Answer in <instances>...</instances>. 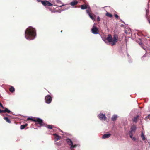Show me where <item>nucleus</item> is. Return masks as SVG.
I'll use <instances>...</instances> for the list:
<instances>
[{
  "label": "nucleus",
  "mask_w": 150,
  "mask_h": 150,
  "mask_svg": "<svg viewBox=\"0 0 150 150\" xmlns=\"http://www.w3.org/2000/svg\"><path fill=\"white\" fill-rule=\"evenodd\" d=\"M36 36L35 30L32 27H29L25 32V37L28 40H33Z\"/></svg>",
  "instance_id": "1"
},
{
  "label": "nucleus",
  "mask_w": 150,
  "mask_h": 150,
  "mask_svg": "<svg viewBox=\"0 0 150 150\" xmlns=\"http://www.w3.org/2000/svg\"><path fill=\"white\" fill-rule=\"evenodd\" d=\"M108 42L112 46L115 45L118 40V36L116 35H115L112 37L110 34L108 35L106 39Z\"/></svg>",
  "instance_id": "2"
},
{
  "label": "nucleus",
  "mask_w": 150,
  "mask_h": 150,
  "mask_svg": "<svg viewBox=\"0 0 150 150\" xmlns=\"http://www.w3.org/2000/svg\"><path fill=\"white\" fill-rule=\"evenodd\" d=\"M27 120H30L33 121L35 122H38L39 124L41 126L43 123L42 120L39 118H33V117H28L27 119Z\"/></svg>",
  "instance_id": "3"
},
{
  "label": "nucleus",
  "mask_w": 150,
  "mask_h": 150,
  "mask_svg": "<svg viewBox=\"0 0 150 150\" xmlns=\"http://www.w3.org/2000/svg\"><path fill=\"white\" fill-rule=\"evenodd\" d=\"M66 142L67 144L70 146L71 149L72 148H74L76 146V145H73V143L72 141L69 139H67Z\"/></svg>",
  "instance_id": "4"
},
{
  "label": "nucleus",
  "mask_w": 150,
  "mask_h": 150,
  "mask_svg": "<svg viewBox=\"0 0 150 150\" xmlns=\"http://www.w3.org/2000/svg\"><path fill=\"white\" fill-rule=\"evenodd\" d=\"M95 24H94L91 29V31L93 34H97L98 33L99 31L97 28L96 26H95Z\"/></svg>",
  "instance_id": "5"
},
{
  "label": "nucleus",
  "mask_w": 150,
  "mask_h": 150,
  "mask_svg": "<svg viewBox=\"0 0 150 150\" xmlns=\"http://www.w3.org/2000/svg\"><path fill=\"white\" fill-rule=\"evenodd\" d=\"M52 100L51 97L50 95H47L45 97V100L46 103H50Z\"/></svg>",
  "instance_id": "6"
},
{
  "label": "nucleus",
  "mask_w": 150,
  "mask_h": 150,
  "mask_svg": "<svg viewBox=\"0 0 150 150\" xmlns=\"http://www.w3.org/2000/svg\"><path fill=\"white\" fill-rule=\"evenodd\" d=\"M41 2L44 6H51L52 5L50 3L47 1H42Z\"/></svg>",
  "instance_id": "7"
},
{
  "label": "nucleus",
  "mask_w": 150,
  "mask_h": 150,
  "mask_svg": "<svg viewBox=\"0 0 150 150\" xmlns=\"http://www.w3.org/2000/svg\"><path fill=\"white\" fill-rule=\"evenodd\" d=\"M98 116L99 118L101 120H105L106 119V117L105 114H99Z\"/></svg>",
  "instance_id": "8"
},
{
  "label": "nucleus",
  "mask_w": 150,
  "mask_h": 150,
  "mask_svg": "<svg viewBox=\"0 0 150 150\" xmlns=\"http://www.w3.org/2000/svg\"><path fill=\"white\" fill-rule=\"evenodd\" d=\"M137 129V127L135 125H133L132 127L131 128V130L129 132L134 133L135 132Z\"/></svg>",
  "instance_id": "9"
},
{
  "label": "nucleus",
  "mask_w": 150,
  "mask_h": 150,
  "mask_svg": "<svg viewBox=\"0 0 150 150\" xmlns=\"http://www.w3.org/2000/svg\"><path fill=\"white\" fill-rule=\"evenodd\" d=\"M89 8V6L88 5H82L81 6V9L83 10Z\"/></svg>",
  "instance_id": "10"
},
{
  "label": "nucleus",
  "mask_w": 150,
  "mask_h": 150,
  "mask_svg": "<svg viewBox=\"0 0 150 150\" xmlns=\"http://www.w3.org/2000/svg\"><path fill=\"white\" fill-rule=\"evenodd\" d=\"M111 135L110 134H106L103 135L102 137L103 139H105L108 138Z\"/></svg>",
  "instance_id": "11"
},
{
  "label": "nucleus",
  "mask_w": 150,
  "mask_h": 150,
  "mask_svg": "<svg viewBox=\"0 0 150 150\" xmlns=\"http://www.w3.org/2000/svg\"><path fill=\"white\" fill-rule=\"evenodd\" d=\"M4 110H3V112H7L8 113H11L12 112L9 110L8 108H4Z\"/></svg>",
  "instance_id": "12"
},
{
  "label": "nucleus",
  "mask_w": 150,
  "mask_h": 150,
  "mask_svg": "<svg viewBox=\"0 0 150 150\" xmlns=\"http://www.w3.org/2000/svg\"><path fill=\"white\" fill-rule=\"evenodd\" d=\"M54 135L55 136V139H56V141L59 140L61 139V137L60 136L56 134H54Z\"/></svg>",
  "instance_id": "13"
},
{
  "label": "nucleus",
  "mask_w": 150,
  "mask_h": 150,
  "mask_svg": "<svg viewBox=\"0 0 150 150\" xmlns=\"http://www.w3.org/2000/svg\"><path fill=\"white\" fill-rule=\"evenodd\" d=\"M117 117V115H114L112 117L111 119L113 121H115Z\"/></svg>",
  "instance_id": "14"
},
{
  "label": "nucleus",
  "mask_w": 150,
  "mask_h": 150,
  "mask_svg": "<svg viewBox=\"0 0 150 150\" xmlns=\"http://www.w3.org/2000/svg\"><path fill=\"white\" fill-rule=\"evenodd\" d=\"M141 137L142 139L143 140H145L146 139V138L145 137V136H144V134L143 132H142V133L141 134Z\"/></svg>",
  "instance_id": "15"
},
{
  "label": "nucleus",
  "mask_w": 150,
  "mask_h": 150,
  "mask_svg": "<svg viewBox=\"0 0 150 150\" xmlns=\"http://www.w3.org/2000/svg\"><path fill=\"white\" fill-rule=\"evenodd\" d=\"M78 3L77 1H73L71 2L70 3V4H71L72 6H74L77 4Z\"/></svg>",
  "instance_id": "16"
},
{
  "label": "nucleus",
  "mask_w": 150,
  "mask_h": 150,
  "mask_svg": "<svg viewBox=\"0 0 150 150\" xmlns=\"http://www.w3.org/2000/svg\"><path fill=\"white\" fill-rule=\"evenodd\" d=\"M4 119L8 122L11 123V122L7 117H4Z\"/></svg>",
  "instance_id": "17"
},
{
  "label": "nucleus",
  "mask_w": 150,
  "mask_h": 150,
  "mask_svg": "<svg viewBox=\"0 0 150 150\" xmlns=\"http://www.w3.org/2000/svg\"><path fill=\"white\" fill-rule=\"evenodd\" d=\"M88 9L86 10V12L89 15V14H90V12L91 11V9L90 8V7L89 6V8H87Z\"/></svg>",
  "instance_id": "18"
},
{
  "label": "nucleus",
  "mask_w": 150,
  "mask_h": 150,
  "mask_svg": "<svg viewBox=\"0 0 150 150\" xmlns=\"http://www.w3.org/2000/svg\"><path fill=\"white\" fill-rule=\"evenodd\" d=\"M9 90L10 92H13L15 91V89L13 87L11 86Z\"/></svg>",
  "instance_id": "19"
},
{
  "label": "nucleus",
  "mask_w": 150,
  "mask_h": 150,
  "mask_svg": "<svg viewBox=\"0 0 150 150\" xmlns=\"http://www.w3.org/2000/svg\"><path fill=\"white\" fill-rule=\"evenodd\" d=\"M27 126V124L25 125H22L20 126V129H24Z\"/></svg>",
  "instance_id": "20"
},
{
  "label": "nucleus",
  "mask_w": 150,
  "mask_h": 150,
  "mask_svg": "<svg viewBox=\"0 0 150 150\" xmlns=\"http://www.w3.org/2000/svg\"><path fill=\"white\" fill-rule=\"evenodd\" d=\"M138 117L139 116H137L136 117H134L133 120V121L135 122H137V119Z\"/></svg>",
  "instance_id": "21"
},
{
  "label": "nucleus",
  "mask_w": 150,
  "mask_h": 150,
  "mask_svg": "<svg viewBox=\"0 0 150 150\" xmlns=\"http://www.w3.org/2000/svg\"><path fill=\"white\" fill-rule=\"evenodd\" d=\"M89 16L90 18L93 21H95V18L93 17L92 14H89Z\"/></svg>",
  "instance_id": "22"
},
{
  "label": "nucleus",
  "mask_w": 150,
  "mask_h": 150,
  "mask_svg": "<svg viewBox=\"0 0 150 150\" xmlns=\"http://www.w3.org/2000/svg\"><path fill=\"white\" fill-rule=\"evenodd\" d=\"M106 15L107 16L109 17H112V14H110V13H107L106 14Z\"/></svg>",
  "instance_id": "23"
},
{
  "label": "nucleus",
  "mask_w": 150,
  "mask_h": 150,
  "mask_svg": "<svg viewBox=\"0 0 150 150\" xmlns=\"http://www.w3.org/2000/svg\"><path fill=\"white\" fill-rule=\"evenodd\" d=\"M129 135L130 136V137L132 139V136H133V133L129 132Z\"/></svg>",
  "instance_id": "24"
},
{
  "label": "nucleus",
  "mask_w": 150,
  "mask_h": 150,
  "mask_svg": "<svg viewBox=\"0 0 150 150\" xmlns=\"http://www.w3.org/2000/svg\"><path fill=\"white\" fill-rule=\"evenodd\" d=\"M48 128L49 129H52V126L51 125H48Z\"/></svg>",
  "instance_id": "25"
},
{
  "label": "nucleus",
  "mask_w": 150,
  "mask_h": 150,
  "mask_svg": "<svg viewBox=\"0 0 150 150\" xmlns=\"http://www.w3.org/2000/svg\"><path fill=\"white\" fill-rule=\"evenodd\" d=\"M0 106H1L2 108H3V109L4 108L3 107V105L0 102Z\"/></svg>",
  "instance_id": "26"
},
{
  "label": "nucleus",
  "mask_w": 150,
  "mask_h": 150,
  "mask_svg": "<svg viewBox=\"0 0 150 150\" xmlns=\"http://www.w3.org/2000/svg\"><path fill=\"white\" fill-rule=\"evenodd\" d=\"M100 20V18L99 16H98L97 18V20L98 21H99Z\"/></svg>",
  "instance_id": "27"
},
{
  "label": "nucleus",
  "mask_w": 150,
  "mask_h": 150,
  "mask_svg": "<svg viewBox=\"0 0 150 150\" xmlns=\"http://www.w3.org/2000/svg\"><path fill=\"white\" fill-rule=\"evenodd\" d=\"M132 140H133L134 141H135L136 140V138L134 137H132Z\"/></svg>",
  "instance_id": "28"
},
{
  "label": "nucleus",
  "mask_w": 150,
  "mask_h": 150,
  "mask_svg": "<svg viewBox=\"0 0 150 150\" xmlns=\"http://www.w3.org/2000/svg\"><path fill=\"white\" fill-rule=\"evenodd\" d=\"M115 17L116 18H118V17H119V16H118V15H117V14H115Z\"/></svg>",
  "instance_id": "29"
},
{
  "label": "nucleus",
  "mask_w": 150,
  "mask_h": 150,
  "mask_svg": "<svg viewBox=\"0 0 150 150\" xmlns=\"http://www.w3.org/2000/svg\"><path fill=\"white\" fill-rule=\"evenodd\" d=\"M3 110H1L0 109V113H2V112H3Z\"/></svg>",
  "instance_id": "30"
},
{
  "label": "nucleus",
  "mask_w": 150,
  "mask_h": 150,
  "mask_svg": "<svg viewBox=\"0 0 150 150\" xmlns=\"http://www.w3.org/2000/svg\"><path fill=\"white\" fill-rule=\"evenodd\" d=\"M148 117L150 119V114L149 115H148Z\"/></svg>",
  "instance_id": "31"
},
{
  "label": "nucleus",
  "mask_w": 150,
  "mask_h": 150,
  "mask_svg": "<svg viewBox=\"0 0 150 150\" xmlns=\"http://www.w3.org/2000/svg\"><path fill=\"white\" fill-rule=\"evenodd\" d=\"M57 3H59V2H60V1L59 0H57Z\"/></svg>",
  "instance_id": "32"
},
{
  "label": "nucleus",
  "mask_w": 150,
  "mask_h": 150,
  "mask_svg": "<svg viewBox=\"0 0 150 150\" xmlns=\"http://www.w3.org/2000/svg\"><path fill=\"white\" fill-rule=\"evenodd\" d=\"M64 6V5H61V6H59V7H61L62 6Z\"/></svg>",
  "instance_id": "33"
},
{
  "label": "nucleus",
  "mask_w": 150,
  "mask_h": 150,
  "mask_svg": "<svg viewBox=\"0 0 150 150\" xmlns=\"http://www.w3.org/2000/svg\"><path fill=\"white\" fill-rule=\"evenodd\" d=\"M149 111H150V105L149 106Z\"/></svg>",
  "instance_id": "34"
},
{
  "label": "nucleus",
  "mask_w": 150,
  "mask_h": 150,
  "mask_svg": "<svg viewBox=\"0 0 150 150\" xmlns=\"http://www.w3.org/2000/svg\"><path fill=\"white\" fill-rule=\"evenodd\" d=\"M104 41L106 43H107V42L105 40H104Z\"/></svg>",
  "instance_id": "35"
},
{
  "label": "nucleus",
  "mask_w": 150,
  "mask_h": 150,
  "mask_svg": "<svg viewBox=\"0 0 150 150\" xmlns=\"http://www.w3.org/2000/svg\"><path fill=\"white\" fill-rule=\"evenodd\" d=\"M68 9V8H65V9H64V10L67 9Z\"/></svg>",
  "instance_id": "36"
},
{
  "label": "nucleus",
  "mask_w": 150,
  "mask_h": 150,
  "mask_svg": "<svg viewBox=\"0 0 150 150\" xmlns=\"http://www.w3.org/2000/svg\"><path fill=\"white\" fill-rule=\"evenodd\" d=\"M142 43H140V45H142Z\"/></svg>",
  "instance_id": "37"
},
{
  "label": "nucleus",
  "mask_w": 150,
  "mask_h": 150,
  "mask_svg": "<svg viewBox=\"0 0 150 150\" xmlns=\"http://www.w3.org/2000/svg\"><path fill=\"white\" fill-rule=\"evenodd\" d=\"M149 23L150 24V21H149Z\"/></svg>",
  "instance_id": "38"
},
{
  "label": "nucleus",
  "mask_w": 150,
  "mask_h": 150,
  "mask_svg": "<svg viewBox=\"0 0 150 150\" xmlns=\"http://www.w3.org/2000/svg\"><path fill=\"white\" fill-rule=\"evenodd\" d=\"M71 150H73L72 149H71Z\"/></svg>",
  "instance_id": "39"
},
{
  "label": "nucleus",
  "mask_w": 150,
  "mask_h": 150,
  "mask_svg": "<svg viewBox=\"0 0 150 150\" xmlns=\"http://www.w3.org/2000/svg\"><path fill=\"white\" fill-rule=\"evenodd\" d=\"M61 32H62V31H61Z\"/></svg>",
  "instance_id": "40"
}]
</instances>
